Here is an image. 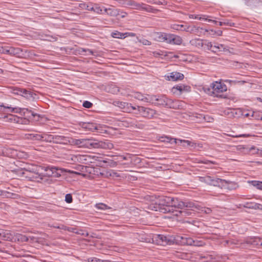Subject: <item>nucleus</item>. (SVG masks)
Here are the masks:
<instances>
[{
    "mask_svg": "<svg viewBox=\"0 0 262 262\" xmlns=\"http://www.w3.org/2000/svg\"><path fill=\"white\" fill-rule=\"evenodd\" d=\"M166 140H163L164 141H166L167 142H169L171 144H172L173 143H177V140L174 138H170L169 137H165Z\"/></svg>",
    "mask_w": 262,
    "mask_h": 262,
    "instance_id": "052dcab7",
    "label": "nucleus"
},
{
    "mask_svg": "<svg viewBox=\"0 0 262 262\" xmlns=\"http://www.w3.org/2000/svg\"><path fill=\"white\" fill-rule=\"evenodd\" d=\"M225 49H226L223 45L220 43H214V45H213L211 52L213 53H216L217 52L225 51Z\"/></svg>",
    "mask_w": 262,
    "mask_h": 262,
    "instance_id": "473e14b6",
    "label": "nucleus"
},
{
    "mask_svg": "<svg viewBox=\"0 0 262 262\" xmlns=\"http://www.w3.org/2000/svg\"><path fill=\"white\" fill-rule=\"evenodd\" d=\"M223 24H224V25H227V26H234V23L231 22V21L229 20H225L224 21H223Z\"/></svg>",
    "mask_w": 262,
    "mask_h": 262,
    "instance_id": "69168bd1",
    "label": "nucleus"
},
{
    "mask_svg": "<svg viewBox=\"0 0 262 262\" xmlns=\"http://www.w3.org/2000/svg\"><path fill=\"white\" fill-rule=\"evenodd\" d=\"M80 53L84 55H93V51L90 49H85L82 48Z\"/></svg>",
    "mask_w": 262,
    "mask_h": 262,
    "instance_id": "3c124183",
    "label": "nucleus"
},
{
    "mask_svg": "<svg viewBox=\"0 0 262 262\" xmlns=\"http://www.w3.org/2000/svg\"><path fill=\"white\" fill-rule=\"evenodd\" d=\"M78 125L85 131L94 132L98 129V125L92 122H80Z\"/></svg>",
    "mask_w": 262,
    "mask_h": 262,
    "instance_id": "ddd939ff",
    "label": "nucleus"
},
{
    "mask_svg": "<svg viewBox=\"0 0 262 262\" xmlns=\"http://www.w3.org/2000/svg\"><path fill=\"white\" fill-rule=\"evenodd\" d=\"M11 55L21 57L23 55V50L19 48L11 47Z\"/></svg>",
    "mask_w": 262,
    "mask_h": 262,
    "instance_id": "c756f323",
    "label": "nucleus"
},
{
    "mask_svg": "<svg viewBox=\"0 0 262 262\" xmlns=\"http://www.w3.org/2000/svg\"><path fill=\"white\" fill-rule=\"evenodd\" d=\"M199 163H203V164H207V165H209V164H215L216 163L214 161H209V160H201Z\"/></svg>",
    "mask_w": 262,
    "mask_h": 262,
    "instance_id": "680f3d73",
    "label": "nucleus"
},
{
    "mask_svg": "<svg viewBox=\"0 0 262 262\" xmlns=\"http://www.w3.org/2000/svg\"><path fill=\"white\" fill-rule=\"evenodd\" d=\"M65 201L67 203H71L73 202L72 196L70 193H68L66 195Z\"/></svg>",
    "mask_w": 262,
    "mask_h": 262,
    "instance_id": "6e6d98bb",
    "label": "nucleus"
},
{
    "mask_svg": "<svg viewBox=\"0 0 262 262\" xmlns=\"http://www.w3.org/2000/svg\"><path fill=\"white\" fill-rule=\"evenodd\" d=\"M1 53L11 55V47H2Z\"/></svg>",
    "mask_w": 262,
    "mask_h": 262,
    "instance_id": "603ef678",
    "label": "nucleus"
},
{
    "mask_svg": "<svg viewBox=\"0 0 262 262\" xmlns=\"http://www.w3.org/2000/svg\"><path fill=\"white\" fill-rule=\"evenodd\" d=\"M30 122L29 119L26 118L19 117L18 116L17 123L19 124H28Z\"/></svg>",
    "mask_w": 262,
    "mask_h": 262,
    "instance_id": "c03bdc74",
    "label": "nucleus"
},
{
    "mask_svg": "<svg viewBox=\"0 0 262 262\" xmlns=\"http://www.w3.org/2000/svg\"><path fill=\"white\" fill-rule=\"evenodd\" d=\"M84 261L88 262H101V259L96 257H90L87 259H85Z\"/></svg>",
    "mask_w": 262,
    "mask_h": 262,
    "instance_id": "4d7b16f0",
    "label": "nucleus"
},
{
    "mask_svg": "<svg viewBox=\"0 0 262 262\" xmlns=\"http://www.w3.org/2000/svg\"><path fill=\"white\" fill-rule=\"evenodd\" d=\"M91 3H81L79 4V7L80 8H81L82 9L90 11L91 10Z\"/></svg>",
    "mask_w": 262,
    "mask_h": 262,
    "instance_id": "a18cd8bd",
    "label": "nucleus"
},
{
    "mask_svg": "<svg viewBox=\"0 0 262 262\" xmlns=\"http://www.w3.org/2000/svg\"><path fill=\"white\" fill-rule=\"evenodd\" d=\"M18 116L14 115L9 114L4 116L3 119L6 122L17 123Z\"/></svg>",
    "mask_w": 262,
    "mask_h": 262,
    "instance_id": "c85d7f7f",
    "label": "nucleus"
},
{
    "mask_svg": "<svg viewBox=\"0 0 262 262\" xmlns=\"http://www.w3.org/2000/svg\"><path fill=\"white\" fill-rule=\"evenodd\" d=\"M201 211L204 212L206 214H209L211 212L212 210L210 208L204 207L202 208Z\"/></svg>",
    "mask_w": 262,
    "mask_h": 262,
    "instance_id": "338daca9",
    "label": "nucleus"
},
{
    "mask_svg": "<svg viewBox=\"0 0 262 262\" xmlns=\"http://www.w3.org/2000/svg\"><path fill=\"white\" fill-rule=\"evenodd\" d=\"M184 75L179 72H172L169 78V80L176 81L178 80H182L184 78Z\"/></svg>",
    "mask_w": 262,
    "mask_h": 262,
    "instance_id": "bb28decb",
    "label": "nucleus"
},
{
    "mask_svg": "<svg viewBox=\"0 0 262 262\" xmlns=\"http://www.w3.org/2000/svg\"><path fill=\"white\" fill-rule=\"evenodd\" d=\"M106 178H118L120 177V174L115 171L114 170L110 169L109 170H107L105 173H103Z\"/></svg>",
    "mask_w": 262,
    "mask_h": 262,
    "instance_id": "2f4dec72",
    "label": "nucleus"
},
{
    "mask_svg": "<svg viewBox=\"0 0 262 262\" xmlns=\"http://www.w3.org/2000/svg\"><path fill=\"white\" fill-rule=\"evenodd\" d=\"M121 122L122 125L125 127H131L135 128L143 129L145 126V125L141 121L133 118L123 119Z\"/></svg>",
    "mask_w": 262,
    "mask_h": 262,
    "instance_id": "1a4fd4ad",
    "label": "nucleus"
},
{
    "mask_svg": "<svg viewBox=\"0 0 262 262\" xmlns=\"http://www.w3.org/2000/svg\"><path fill=\"white\" fill-rule=\"evenodd\" d=\"M82 105L85 108H90L92 107L93 104L90 101H84Z\"/></svg>",
    "mask_w": 262,
    "mask_h": 262,
    "instance_id": "bf43d9fd",
    "label": "nucleus"
},
{
    "mask_svg": "<svg viewBox=\"0 0 262 262\" xmlns=\"http://www.w3.org/2000/svg\"><path fill=\"white\" fill-rule=\"evenodd\" d=\"M173 35L174 34L165 33L164 42L170 44V43L171 42V40H173V39L172 38L173 37Z\"/></svg>",
    "mask_w": 262,
    "mask_h": 262,
    "instance_id": "de8ad7c7",
    "label": "nucleus"
},
{
    "mask_svg": "<svg viewBox=\"0 0 262 262\" xmlns=\"http://www.w3.org/2000/svg\"><path fill=\"white\" fill-rule=\"evenodd\" d=\"M207 179L210 182L211 184L213 185V186H218L222 188H227V185L230 183L229 181L220 178H215L214 179H212L210 177H208Z\"/></svg>",
    "mask_w": 262,
    "mask_h": 262,
    "instance_id": "f8f14e48",
    "label": "nucleus"
},
{
    "mask_svg": "<svg viewBox=\"0 0 262 262\" xmlns=\"http://www.w3.org/2000/svg\"><path fill=\"white\" fill-rule=\"evenodd\" d=\"M42 174L35 172H30L29 176H26V177H29V178H30L31 180H34V179H36L37 178H40V179H42Z\"/></svg>",
    "mask_w": 262,
    "mask_h": 262,
    "instance_id": "37998d69",
    "label": "nucleus"
},
{
    "mask_svg": "<svg viewBox=\"0 0 262 262\" xmlns=\"http://www.w3.org/2000/svg\"><path fill=\"white\" fill-rule=\"evenodd\" d=\"M0 107H3L4 108L9 109L12 113H18V112H19L17 107H11L8 106H5L3 104H0Z\"/></svg>",
    "mask_w": 262,
    "mask_h": 262,
    "instance_id": "8fccbe9b",
    "label": "nucleus"
},
{
    "mask_svg": "<svg viewBox=\"0 0 262 262\" xmlns=\"http://www.w3.org/2000/svg\"><path fill=\"white\" fill-rule=\"evenodd\" d=\"M203 42L204 49L211 51V48H212L213 47V43L211 41H209L208 40H203Z\"/></svg>",
    "mask_w": 262,
    "mask_h": 262,
    "instance_id": "79ce46f5",
    "label": "nucleus"
},
{
    "mask_svg": "<svg viewBox=\"0 0 262 262\" xmlns=\"http://www.w3.org/2000/svg\"><path fill=\"white\" fill-rule=\"evenodd\" d=\"M8 156L13 158H21L24 157L25 154L23 152H21L20 151H18L17 150L9 148L7 149Z\"/></svg>",
    "mask_w": 262,
    "mask_h": 262,
    "instance_id": "412c9836",
    "label": "nucleus"
},
{
    "mask_svg": "<svg viewBox=\"0 0 262 262\" xmlns=\"http://www.w3.org/2000/svg\"><path fill=\"white\" fill-rule=\"evenodd\" d=\"M152 100L149 103L156 106H163L173 109H182L183 102L177 100H172L167 98L164 95H151Z\"/></svg>",
    "mask_w": 262,
    "mask_h": 262,
    "instance_id": "7ed1b4c3",
    "label": "nucleus"
},
{
    "mask_svg": "<svg viewBox=\"0 0 262 262\" xmlns=\"http://www.w3.org/2000/svg\"><path fill=\"white\" fill-rule=\"evenodd\" d=\"M90 11L98 14H103L102 8L100 7L99 4L97 3H91Z\"/></svg>",
    "mask_w": 262,
    "mask_h": 262,
    "instance_id": "a878e982",
    "label": "nucleus"
},
{
    "mask_svg": "<svg viewBox=\"0 0 262 262\" xmlns=\"http://www.w3.org/2000/svg\"><path fill=\"white\" fill-rule=\"evenodd\" d=\"M190 18H193V19H204V18H202L201 17H199V15H193V14H190L189 16ZM205 20H207V18H204Z\"/></svg>",
    "mask_w": 262,
    "mask_h": 262,
    "instance_id": "0e129e2a",
    "label": "nucleus"
},
{
    "mask_svg": "<svg viewBox=\"0 0 262 262\" xmlns=\"http://www.w3.org/2000/svg\"><path fill=\"white\" fill-rule=\"evenodd\" d=\"M134 113L140 115L141 117L147 119H151L157 114V112L152 108L143 106L137 105Z\"/></svg>",
    "mask_w": 262,
    "mask_h": 262,
    "instance_id": "423d86ee",
    "label": "nucleus"
},
{
    "mask_svg": "<svg viewBox=\"0 0 262 262\" xmlns=\"http://www.w3.org/2000/svg\"><path fill=\"white\" fill-rule=\"evenodd\" d=\"M38 131H35V133L31 134H26L25 135V138L27 140L33 141H41L42 138V134H38Z\"/></svg>",
    "mask_w": 262,
    "mask_h": 262,
    "instance_id": "aec40b11",
    "label": "nucleus"
},
{
    "mask_svg": "<svg viewBox=\"0 0 262 262\" xmlns=\"http://www.w3.org/2000/svg\"><path fill=\"white\" fill-rule=\"evenodd\" d=\"M246 243L252 246H262V239L258 237H251L247 239Z\"/></svg>",
    "mask_w": 262,
    "mask_h": 262,
    "instance_id": "a211bd4d",
    "label": "nucleus"
},
{
    "mask_svg": "<svg viewBox=\"0 0 262 262\" xmlns=\"http://www.w3.org/2000/svg\"><path fill=\"white\" fill-rule=\"evenodd\" d=\"M252 186L256 188L257 189L262 190V181H251L249 182Z\"/></svg>",
    "mask_w": 262,
    "mask_h": 262,
    "instance_id": "a19ab883",
    "label": "nucleus"
},
{
    "mask_svg": "<svg viewBox=\"0 0 262 262\" xmlns=\"http://www.w3.org/2000/svg\"><path fill=\"white\" fill-rule=\"evenodd\" d=\"M97 162L99 163V165L101 166L106 165L111 167H115L118 165L117 162L110 159L104 160L102 158L99 157H98Z\"/></svg>",
    "mask_w": 262,
    "mask_h": 262,
    "instance_id": "dca6fc26",
    "label": "nucleus"
},
{
    "mask_svg": "<svg viewBox=\"0 0 262 262\" xmlns=\"http://www.w3.org/2000/svg\"><path fill=\"white\" fill-rule=\"evenodd\" d=\"M72 159L75 162H78L83 164L89 165L91 163L98 161V156L89 155H78L76 156H74Z\"/></svg>",
    "mask_w": 262,
    "mask_h": 262,
    "instance_id": "0eeeda50",
    "label": "nucleus"
},
{
    "mask_svg": "<svg viewBox=\"0 0 262 262\" xmlns=\"http://www.w3.org/2000/svg\"><path fill=\"white\" fill-rule=\"evenodd\" d=\"M170 27L174 30L184 31L185 25L174 23L171 24Z\"/></svg>",
    "mask_w": 262,
    "mask_h": 262,
    "instance_id": "c9c22d12",
    "label": "nucleus"
},
{
    "mask_svg": "<svg viewBox=\"0 0 262 262\" xmlns=\"http://www.w3.org/2000/svg\"><path fill=\"white\" fill-rule=\"evenodd\" d=\"M249 151L250 152H252V154L257 153L262 156V150H259L258 149H256L254 147H251L249 149Z\"/></svg>",
    "mask_w": 262,
    "mask_h": 262,
    "instance_id": "5fc2aeb1",
    "label": "nucleus"
},
{
    "mask_svg": "<svg viewBox=\"0 0 262 262\" xmlns=\"http://www.w3.org/2000/svg\"><path fill=\"white\" fill-rule=\"evenodd\" d=\"M47 171L46 174L49 177H54L58 178L61 176L62 170L56 167L52 166L51 167H47L46 168Z\"/></svg>",
    "mask_w": 262,
    "mask_h": 262,
    "instance_id": "2eb2a0df",
    "label": "nucleus"
},
{
    "mask_svg": "<svg viewBox=\"0 0 262 262\" xmlns=\"http://www.w3.org/2000/svg\"><path fill=\"white\" fill-rule=\"evenodd\" d=\"M114 104L123 110V112H126L128 113H134L136 110V106H133L132 103L119 101H115L114 102Z\"/></svg>",
    "mask_w": 262,
    "mask_h": 262,
    "instance_id": "9d476101",
    "label": "nucleus"
},
{
    "mask_svg": "<svg viewBox=\"0 0 262 262\" xmlns=\"http://www.w3.org/2000/svg\"><path fill=\"white\" fill-rule=\"evenodd\" d=\"M17 108L18 109V111H19L18 113L23 112L24 114H25L27 112H29L31 114L32 116L33 117H35L36 116H37L38 117H40V115L39 114L34 113L31 110H30L28 108Z\"/></svg>",
    "mask_w": 262,
    "mask_h": 262,
    "instance_id": "ea45409f",
    "label": "nucleus"
},
{
    "mask_svg": "<svg viewBox=\"0 0 262 262\" xmlns=\"http://www.w3.org/2000/svg\"><path fill=\"white\" fill-rule=\"evenodd\" d=\"M75 233L80 234L81 235H83L85 236H87L89 235V233L86 231L82 230V229H78L77 228L76 229Z\"/></svg>",
    "mask_w": 262,
    "mask_h": 262,
    "instance_id": "864d4df0",
    "label": "nucleus"
},
{
    "mask_svg": "<svg viewBox=\"0 0 262 262\" xmlns=\"http://www.w3.org/2000/svg\"><path fill=\"white\" fill-rule=\"evenodd\" d=\"M24 94V97L29 100H33L37 98L36 94L30 91L26 90V93Z\"/></svg>",
    "mask_w": 262,
    "mask_h": 262,
    "instance_id": "72a5a7b5",
    "label": "nucleus"
},
{
    "mask_svg": "<svg viewBox=\"0 0 262 262\" xmlns=\"http://www.w3.org/2000/svg\"><path fill=\"white\" fill-rule=\"evenodd\" d=\"M172 204L170 205L171 207L182 209L185 207L192 208L194 206L193 203L191 202H184L177 198H172Z\"/></svg>",
    "mask_w": 262,
    "mask_h": 262,
    "instance_id": "9b49d317",
    "label": "nucleus"
},
{
    "mask_svg": "<svg viewBox=\"0 0 262 262\" xmlns=\"http://www.w3.org/2000/svg\"><path fill=\"white\" fill-rule=\"evenodd\" d=\"M132 6L137 10H145L148 12H154L155 10L152 7L144 3H138L134 0H127L126 7Z\"/></svg>",
    "mask_w": 262,
    "mask_h": 262,
    "instance_id": "6e6552de",
    "label": "nucleus"
},
{
    "mask_svg": "<svg viewBox=\"0 0 262 262\" xmlns=\"http://www.w3.org/2000/svg\"><path fill=\"white\" fill-rule=\"evenodd\" d=\"M26 89H20V88H19V90H18V92H19V95H20V96H24L25 95V93H26Z\"/></svg>",
    "mask_w": 262,
    "mask_h": 262,
    "instance_id": "774afa93",
    "label": "nucleus"
},
{
    "mask_svg": "<svg viewBox=\"0 0 262 262\" xmlns=\"http://www.w3.org/2000/svg\"><path fill=\"white\" fill-rule=\"evenodd\" d=\"M70 143L69 138L64 136L55 135L54 143L68 144Z\"/></svg>",
    "mask_w": 262,
    "mask_h": 262,
    "instance_id": "f3484780",
    "label": "nucleus"
},
{
    "mask_svg": "<svg viewBox=\"0 0 262 262\" xmlns=\"http://www.w3.org/2000/svg\"><path fill=\"white\" fill-rule=\"evenodd\" d=\"M200 30H203V29L202 28L196 27L194 25H192V26L185 25V28L184 29V31L190 33L198 34V33H202V32L200 31Z\"/></svg>",
    "mask_w": 262,
    "mask_h": 262,
    "instance_id": "6ab92c4d",
    "label": "nucleus"
},
{
    "mask_svg": "<svg viewBox=\"0 0 262 262\" xmlns=\"http://www.w3.org/2000/svg\"><path fill=\"white\" fill-rule=\"evenodd\" d=\"M245 4L250 7H256L262 4V0H244Z\"/></svg>",
    "mask_w": 262,
    "mask_h": 262,
    "instance_id": "7c9ffc66",
    "label": "nucleus"
},
{
    "mask_svg": "<svg viewBox=\"0 0 262 262\" xmlns=\"http://www.w3.org/2000/svg\"><path fill=\"white\" fill-rule=\"evenodd\" d=\"M112 36L114 38L122 39L127 37V33H123L118 31H115L112 33Z\"/></svg>",
    "mask_w": 262,
    "mask_h": 262,
    "instance_id": "f704fd0d",
    "label": "nucleus"
},
{
    "mask_svg": "<svg viewBox=\"0 0 262 262\" xmlns=\"http://www.w3.org/2000/svg\"><path fill=\"white\" fill-rule=\"evenodd\" d=\"M191 213V212L189 211L183 210L180 211H176V213L174 215L177 216H180L183 217L187 215H190Z\"/></svg>",
    "mask_w": 262,
    "mask_h": 262,
    "instance_id": "58836bf2",
    "label": "nucleus"
},
{
    "mask_svg": "<svg viewBox=\"0 0 262 262\" xmlns=\"http://www.w3.org/2000/svg\"><path fill=\"white\" fill-rule=\"evenodd\" d=\"M0 195L4 198H12V199H18L19 198V195L17 194L8 192L7 191L2 190L0 189Z\"/></svg>",
    "mask_w": 262,
    "mask_h": 262,
    "instance_id": "393cba45",
    "label": "nucleus"
},
{
    "mask_svg": "<svg viewBox=\"0 0 262 262\" xmlns=\"http://www.w3.org/2000/svg\"><path fill=\"white\" fill-rule=\"evenodd\" d=\"M104 11L110 16L116 17L120 15V9L112 8H104Z\"/></svg>",
    "mask_w": 262,
    "mask_h": 262,
    "instance_id": "5701e85b",
    "label": "nucleus"
},
{
    "mask_svg": "<svg viewBox=\"0 0 262 262\" xmlns=\"http://www.w3.org/2000/svg\"><path fill=\"white\" fill-rule=\"evenodd\" d=\"M204 89L205 93L209 95L221 97L222 95H221L220 93L226 91L227 86L221 82L214 81L211 84L209 88H204Z\"/></svg>",
    "mask_w": 262,
    "mask_h": 262,
    "instance_id": "39448f33",
    "label": "nucleus"
},
{
    "mask_svg": "<svg viewBox=\"0 0 262 262\" xmlns=\"http://www.w3.org/2000/svg\"><path fill=\"white\" fill-rule=\"evenodd\" d=\"M132 97L135 99H138L140 101L146 102L150 103V101L152 100L151 99V95L148 94H143L140 92H134L132 94Z\"/></svg>",
    "mask_w": 262,
    "mask_h": 262,
    "instance_id": "4468645a",
    "label": "nucleus"
},
{
    "mask_svg": "<svg viewBox=\"0 0 262 262\" xmlns=\"http://www.w3.org/2000/svg\"><path fill=\"white\" fill-rule=\"evenodd\" d=\"M247 207H248L249 208H255V209H260L262 210V205L259 204H251V205H249L248 206H247Z\"/></svg>",
    "mask_w": 262,
    "mask_h": 262,
    "instance_id": "13d9d810",
    "label": "nucleus"
},
{
    "mask_svg": "<svg viewBox=\"0 0 262 262\" xmlns=\"http://www.w3.org/2000/svg\"><path fill=\"white\" fill-rule=\"evenodd\" d=\"M179 142H180L181 143H184V146H193L194 143L191 142L190 141L188 140H178Z\"/></svg>",
    "mask_w": 262,
    "mask_h": 262,
    "instance_id": "09e8293b",
    "label": "nucleus"
},
{
    "mask_svg": "<svg viewBox=\"0 0 262 262\" xmlns=\"http://www.w3.org/2000/svg\"><path fill=\"white\" fill-rule=\"evenodd\" d=\"M37 242L36 238L34 237H30V238L24 235L17 233L15 235L12 234L10 231L5 230L4 229H0V240L2 241H7L11 242H27L29 240ZM34 243V242H32Z\"/></svg>",
    "mask_w": 262,
    "mask_h": 262,
    "instance_id": "20e7f679",
    "label": "nucleus"
},
{
    "mask_svg": "<svg viewBox=\"0 0 262 262\" xmlns=\"http://www.w3.org/2000/svg\"><path fill=\"white\" fill-rule=\"evenodd\" d=\"M42 139L41 141H45L46 142L54 143L55 135L48 134L46 133L42 134Z\"/></svg>",
    "mask_w": 262,
    "mask_h": 262,
    "instance_id": "cd10ccee",
    "label": "nucleus"
},
{
    "mask_svg": "<svg viewBox=\"0 0 262 262\" xmlns=\"http://www.w3.org/2000/svg\"><path fill=\"white\" fill-rule=\"evenodd\" d=\"M203 40L201 38H195L189 41V44L193 47L201 49L203 47Z\"/></svg>",
    "mask_w": 262,
    "mask_h": 262,
    "instance_id": "b1692460",
    "label": "nucleus"
},
{
    "mask_svg": "<svg viewBox=\"0 0 262 262\" xmlns=\"http://www.w3.org/2000/svg\"><path fill=\"white\" fill-rule=\"evenodd\" d=\"M96 207L100 210H106L111 208V207L103 203L97 204L96 205Z\"/></svg>",
    "mask_w": 262,
    "mask_h": 262,
    "instance_id": "49530a36",
    "label": "nucleus"
},
{
    "mask_svg": "<svg viewBox=\"0 0 262 262\" xmlns=\"http://www.w3.org/2000/svg\"><path fill=\"white\" fill-rule=\"evenodd\" d=\"M172 39H173V40H171L170 44L180 45L182 42V39L179 36L173 35Z\"/></svg>",
    "mask_w": 262,
    "mask_h": 262,
    "instance_id": "4c0bfd02",
    "label": "nucleus"
},
{
    "mask_svg": "<svg viewBox=\"0 0 262 262\" xmlns=\"http://www.w3.org/2000/svg\"><path fill=\"white\" fill-rule=\"evenodd\" d=\"M73 143L79 147L89 149H112L114 148V144L109 140L98 141L93 138L75 139Z\"/></svg>",
    "mask_w": 262,
    "mask_h": 262,
    "instance_id": "f03ea898",
    "label": "nucleus"
},
{
    "mask_svg": "<svg viewBox=\"0 0 262 262\" xmlns=\"http://www.w3.org/2000/svg\"><path fill=\"white\" fill-rule=\"evenodd\" d=\"M160 204L166 207H170V205L172 204V197L162 196L160 198Z\"/></svg>",
    "mask_w": 262,
    "mask_h": 262,
    "instance_id": "4be33fe9",
    "label": "nucleus"
},
{
    "mask_svg": "<svg viewBox=\"0 0 262 262\" xmlns=\"http://www.w3.org/2000/svg\"><path fill=\"white\" fill-rule=\"evenodd\" d=\"M165 33L157 32L155 34V39L158 41L164 42Z\"/></svg>",
    "mask_w": 262,
    "mask_h": 262,
    "instance_id": "e433bc0d",
    "label": "nucleus"
},
{
    "mask_svg": "<svg viewBox=\"0 0 262 262\" xmlns=\"http://www.w3.org/2000/svg\"><path fill=\"white\" fill-rule=\"evenodd\" d=\"M185 86L183 85H177L176 86L173 88V89H176L180 92H182L184 90Z\"/></svg>",
    "mask_w": 262,
    "mask_h": 262,
    "instance_id": "e2e57ef3",
    "label": "nucleus"
},
{
    "mask_svg": "<svg viewBox=\"0 0 262 262\" xmlns=\"http://www.w3.org/2000/svg\"><path fill=\"white\" fill-rule=\"evenodd\" d=\"M152 243L158 246H166L171 245H179L180 246H202L201 244L195 243L191 237L182 236L164 235L156 234L151 238Z\"/></svg>",
    "mask_w": 262,
    "mask_h": 262,
    "instance_id": "f257e3e1",
    "label": "nucleus"
}]
</instances>
